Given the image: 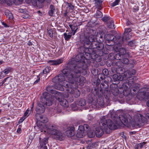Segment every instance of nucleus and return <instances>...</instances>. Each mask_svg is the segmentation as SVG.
Returning a JSON list of instances; mask_svg holds the SVG:
<instances>
[{
	"label": "nucleus",
	"mask_w": 149,
	"mask_h": 149,
	"mask_svg": "<svg viewBox=\"0 0 149 149\" xmlns=\"http://www.w3.org/2000/svg\"><path fill=\"white\" fill-rule=\"evenodd\" d=\"M75 59L73 60L72 62L74 63L72 65L73 68L71 70L67 69H64L63 73L66 76V77L70 81V85L77 87L78 86H82L85 81V78L81 75V68L83 69L87 68L88 66H84L85 60L86 58L82 54H79L75 57Z\"/></svg>",
	"instance_id": "f257e3e1"
},
{
	"label": "nucleus",
	"mask_w": 149,
	"mask_h": 149,
	"mask_svg": "<svg viewBox=\"0 0 149 149\" xmlns=\"http://www.w3.org/2000/svg\"><path fill=\"white\" fill-rule=\"evenodd\" d=\"M119 119L121 122L128 127L131 126L140 127L142 123L146 121V118L139 113H137L134 116L133 120L131 116L127 113L120 115Z\"/></svg>",
	"instance_id": "f03ea898"
},
{
	"label": "nucleus",
	"mask_w": 149,
	"mask_h": 149,
	"mask_svg": "<svg viewBox=\"0 0 149 149\" xmlns=\"http://www.w3.org/2000/svg\"><path fill=\"white\" fill-rule=\"evenodd\" d=\"M100 128L96 129L95 134L97 137H100L103 134L104 130L107 133H109L111 130L116 129V124L114 123L109 119H107L105 116L101 118L99 123Z\"/></svg>",
	"instance_id": "7ed1b4c3"
},
{
	"label": "nucleus",
	"mask_w": 149,
	"mask_h": 149,
	"mask_svg": "<svg viewBox=\"0 0 149 149\" xmlns=\"http://www.w3.org/2000/svg\"><path fill=\"white\" fill-rule=\"evenodd\" d=\"M86 30L84 33V36L81 38L80 40V42L83 44L84 47L85 48H88L87 46L91 45V46L96 43L95 41V36L92 33V30H90V32L87 31Z\"/></svg>",
	"instance_id": "20e7f679"
},
{
	"label": "nucleus",
	"mask_w": 149,
	"mask_h": 149,
	"mask_svg": "<svg viewBox=\"0 0 149 149\" xmlns=\"http://www.w3.org/2000/svg\"><path fill=\"white\" fill-rule=\"evenodd\" d=\"M122 88L123 89V93L125 95H127L129 93V89L132 88L134 91H137L139 89V85L138 84H134L132 80H124L123 81Z\"/></svg>",
	"instance_id": "39448f33"
},
{
	"label": "nucleus",
	"mask_w": 149,
	"mask_h": 149,
	"mask_svg": "<svg viewBox=\"0 0 149 149\" xmlns=\"http://www.w3.org/2000/svg\"><path fill=\"white\" fill-rule=\"evenodd\" d=\"M62 72L63 74H60L58 75L57 76L54 78L52 79V82L54 83H63L61 85H60V84L58 85L56 88L59 90L63 91L64 89L63 87H65L66 88L69 87V86L70 85V83H69V81L68 82L65 80V77L63 74L66 77V76Z\"/></svg>",
	"instance_id": "423d86ee"
},
{
	"label": "nucleus",
	"mask_w": 149,
	"mask_h": 149,
	"mask_svg": "<svg viewBox=\"0 0 149 149\" xmlns=\"http://www.w3.org/2000/svg\"><path fill=\"white\" fill-rule=\"evenodd\" d=\"M47 132L50 134L53 135V138L60 141L64 139L63 134L58 130L57 126L55 125L50 126L47 129Z\"/></svg>",
	"instance_id": "0eeeda50"
},
{
	"label": "nucleus",
	"mask_w": 149,
	"mask_h": 149,
	"mask_svg": "<svg viewBox=\"0 0 149 149\" xmlns=\"http://www.w3.org/2000/svg\"><path fill=\"white\" fill-rule=\"evenodd\" d=\"M43 97L41 99V103L48 106L51 105L53 100L52 95L47 92L43 93Z\"/></svg>",
	"instance_id": "6e6552de"
},
{
	"label": "nucleus",
	"mask_w": 149,
	"mask_h": 149,
	"mask_svg": "<svg viewBox=\"0 0 149 149\" xmlns=\"http://www.w3.org/2000/svg\"><path fill=\"white\" fill-rule=\"evenodd\" d=\"M149 88L147 87L143 88L137 94L136 97L137 98L140 100L147 101L149 100V93L146 92V91H147Z\"/></svg>",
	"instance_id": "1a4fd4ad"
},
{
	"label": "nucleus",
	"mask_w": 149,
	"mask_h": 149,
	"mask_svg": "<svg viewBox=\"0 0 149 149\" xmlns=\"http://www.w3.org/2000/svg\"><path fill=\"white\" fill-rule=\"evenodd\" d=\"M76 88L71 85H70L69 86V87L66 88V90L68 92L72 94L75 97H77L79 96L80 93L79 90Z\"/></svg>",
	"instance_id": "9d476101"
},
{
	"label": "nucleus",
	"mask_w": 149,
	"mask_h": 149,
	"mask_svg": "<svg viewBox=\"0 0 149 149\" xmlns=\"http://www.w3.org/2000/svg\"><path fill=\"white\" fill-rule=\"evenodd\" d=\"M115 36L112 35L107 34L104 36V38L106 39V42L107 45L112 46L114 45Z\"/></svg>",
	"instance_id": "9b49d317"
},
{
	"label": "nucleus",
	"mask_w": 149,
	"mask_h": 149,
	"mask_svg": "<svg viewBox=\"0 0 149 149\" xmlns=\"http://www.w3.org/2000/svg\"><path fill=\"white\" fill-rule=\"evenodd\" d=\"M106 33V31H100L97 33L95 37L96 43L97 42H102L104 38L105 33Z\"/></svg>",
	"instance_id": "f8f14e48"
},
{
	"label": "nucleus",
	"mask_w": 149,
	"mask_h": 149,
	"mask_svg": "<svg viewBox=\"0 0 149 149\" xmlns=\"http://www.w3.org/2000/svg\"><path fill=\"white\" fill-rule=\"evenodd\" d=\"M124 36H121V34L117 35L115 37L114 39V45L116 44L118 45H120L123 43V38Z\"/></svg>",
	"instance_id": "ddd939ff"
},
{
	"label": "nucleus",
	"mask_w": 149,
	"mask_h": 149,
	"mask_svg": "<svg viewBox=\"0 0 149 149\" xmlns=\"http://www.w3.org/2000/svg\"><path fill=\"white\" fill-rule=\"evenodd\" d=\"M36 111L37 114H41L44 113L45 110V107L40 102L37 103Z\"/></svg>",
	"instance_id": "4468645a"
},
{
	"label": "nucleus",
	"mask_w": 149,
	"mask_h": 149,
	"mask_svg": "<svg viewBox=\"0 0 149 149\" xmlns=\"http://www.w3.org/2000/svg\"><path fill=\"white\" fill-rule=\"evenodd\" d=\"M61 94L60 95H58L56 98L59 102L60 104L62 106L64 107H68V102L67 100L64 99H60V97L61 96Z\"/></svg>",
	"instance_id": "2eb2a0df"
},
{
	"label": "nucleus",
	"mask_w": 149,
	"mask_h": 149,
	"mask_svg": "<svg viewBox=\"0 0 149 149\" xmlns=\"http://www.w3.org/2000/svg\"><path fill=\"white\" fill-rule=\"evenodd\" d=\"M46 90L48 92H50L52 94H54L53 96L55 98L57 97L58 95H60V93L54 90L53 89L52 86H49L46 88Z\"/></svg>",
	"instance_id": "dca6fc26"
},
{
	"label": "nucleus",
	"mask_w": 149,
	"mask_h": 149,
	"mask_svg": "<svg viewBox=\"0 0 149 149\" xmlns=\"http://www.w3.org/2000/svg\"><path fill=\"white\" fill-rule=\"evenodd\" d=\"M91 47L93 48H96L99 50H102L104 47L103 44L102 42H97V43H95Z\"/></svg>",
	"instance_id": "f3484780"
},
{
	"label": "nucleus",
	"mask_w": 149,
	"mask_h": 149,
	"mask_svg": "<svg viewBox=\"0 0 149 149\" xmlns=\"http://www.w3.org/2000/svg\"><path fill=\"white\" fill-rule=\"evenodd\" d=\"M62 62V60L61 59H60L57 60H49L48 61V63L51 65H56L60 64Z\"/></svg>",
	"instance_id": "a211bd4d"
},
{
	"label": "nucleus",
	"mask_w": 149,
	"mask_h": 149,
	"mask_svg": "<svg viewBox=\"0 0 149 149\" xmlns=\"http://www.w3.org/2000/svg\"><path fill=\"white\" fill-rule=\"evenodd\" d=\"M95 6L98 9L101 10L102 8L103 1L101 0H94Z\"/></svg>",
	"instance_id": "6ab92c4d"
},
{
	"label": "nucleus",
	"mask_w": 149,
	"mask_h": 149,
	"mask_svg": "<svg viewBox=\"0 0 149 149\" xmlns=\"http://www.w3.org/2000/svg\"><path fill=\"white\" fill-rule=\"evenodd\" d=\"M74 128L72 127L66 131V134L68 136H71L74 135Z\"/></svg>",
	"instance_id": "aec40b11"
},
{
	"label": "nucleus",
	"mask_w": 149,
	"mask_h": 149,
	"mask_svg": "<svg viewBox=\"0 0 149 149\" xmlns=\"http://www.w3.org/2000/svg\"><path fill=\"white\" fill-rule=\"evenodd\" d=\"M132 31V29L130 28H127L125 29V30L123 33L124 36H125V40H129L130 37L127 36L129 35V33Z\"/></svg>",
	"instance_id": "412c9836"
},
{
	"label": "nucleus",
	"mask_w": 149,
	"mask_h": 149,
	"mask_svg": "<svg viewBox=\"0 0 149 149\" xmlns=\"http://www.w3.org/2000/svg\"><path fill=\"white\" fill-rule=\"evenodd\" d=\"M49 8L50 10L49 11L48 13L50 16H52L56 11L55 7L53 5H51Z\"/></svg>",
	"instance_id": "4be33fe9"
},
{
	"label": "nucleus",
	"mask_w": 149,
	"mask_h": 149,
	"mask_svg": "<svg viewBox=\"0 0 149 149\" xmlns=\"http://www.w3.org/2000/svg\"><path fill=\"white\" fill-rule=\"evenodd\" d=\"M39 141L40 142V147L41 148L44 146H45V145L47 143V139L46 138H44L42 141H41V138L40 137L39 138Z\"/></svg>",
	"instance_id": "5701e85b"
},
{
	"label": "nucleus",
	"mask_w": 149,
	"mask_h": 149,
	"mask_svg": "<svg viewBox=\"0 0 149 149\" xmlns=\"http://www.w3.org/2000/svg\"><path fill=\"white\" fill-rule=\"evenodd\" d=\"M77 103L78 105L80 106H84L86 104V102L85 100L84 99H80L78 101Z\"/></svg>",
	"instance_id": "b1692460"
},
{
	"label": "nucleus",
	"mask_w": 149,
	"mask_h": 149,
	"mask_svg": "<svg viewBox=\"0 0 149 149\" xmlns=\"http://www.w3.org/2000/svg\"><path fill=\"white\" fill-rule=\"evenodd\" d=\"M107 25L108 27L110 28H114V25L113 21L112 19H111L110 21H109L107 22Z\"/></svg>",
	"instance_id": "393cba45"
},
{
	"label": "nucleus",
	"mask_w": 149,
	"mask_h": 149,
	"mask_svg": "<svg viewBox=\"0 0 149 149\" xmlns=\"http://www.w3.org/2000/svg\"><path fill=\"white\" fill-rule=\"evenodd\" d=\"M39 121L42 123H46L48 121L47 118L44 116H43L42 115H40V116Z\"/></svg>",
	"instance_id": "a878e982"
},
{
	"label": "nucleus",
	"mask_w": 149,
	"mask_h": 149,
	"mask_svg": "<svg viewBox=\"0 0 149 149\" xmlns=\"http://www.w3.org/2000/svg\"><path fill=\"white\" fill-rule=\"evenodd\" d=\"M15 0H0V2L2 3H6L7 4L10 5L13 2H14Z\"/></svg>",
	"instance_id": "bb28decb"
},
{
	"label": "nucleus",
	"mask_w": 149,
	"mask_h": 149,
	"mask_svg": "<svg viewBox=\"0 0 149 149\" xmlns=\"http://www.w3.org/2000/svg\"><path fill=\"white\" fill-rule=\"evenodd\" d=\"M13 69L12 68L10 67H8L4 69L2 71V72L4 73L5 74H7L9 72L12 71Z\"/></svg>",
	"instance_id": "cd10ccee"
},
{
	"label": "nucleus",
	"mask_w": 149,
	"mask_h": 149,
	"mask_svg": "<svg viewBox=\"0 0 149 149\" xmlns=\"http://www.w3.org/2000/svg\"><path fill=\"white\" fill-rule=\"evenodd\" d=\"M84 132H83L78 130L76 134V136L77 137L79 138H82L84 136Z\"/></svg>",
	"instance_id": "c85d7f7f"
},
{
	"label": "nucleus",
	"mask_w": 149,
	"mask_h": 149,
	"mask_svg": "<svg viewBox=\"0 0 149 149\" xmlns=\"http://www.w3.org/2000/svg\"><path fill=\"white\" fill-rule=\"evenodd\" d=\"M124 56H122L120 53H118L116 54L114 56L115 58L118 60H121Z\"/></svg>",
	"instance_id": "c756f323"
},
{
	"label": "nucleus",
	"mask_w": 149,
	"mask_h": 149,
	"mask_svg": "<svg viewBox=\"0 0 149 149\" xmlns=\"http://www.w3.org/2000/svg\"><path fill=\"white\" fill-rule=\"evenodd\" d=\"M102 13L101 11L97 10L95 15V17L96 18H100L102 16Z\"/></svg>",
	"instance_id": "7c9ffc66"
},
{
	"label": "nucleus",
	"mask_w": 149,
	"mask_h": 149,
	"mask_svg": "<svg viewBox=\"0 0 149 149\" xmlns=\"http://www.w3.org/2000/svg\"><path fill=\"white\" fill-rule=\"evenodd\" d=\"M51 68L49 67H46L44 70L43 71V72L42 73V74H46L47 73H49L50 72L51 70Z\"/></svg>",
	"instance_id": "2f4dec72"
},
{
	"label": "nucleus",
	"mask_w": 149,
	"mask_h": 149,
	"mask_svg": "<svg viewBox=\"0 0 149 149\" xmlns=\"http://www.w3.org/2000/svg\"><path fill=\"white\" fill-rule=\"evenodd\" d=\"M48 34L51 38H52L53 37L54 34V31L53 29H51L48 31Z\"/></svg>",
	"instance_id": "473e14b6"
},
{
	"label": "nucleus",
	"mask_w": 149,
	"mask_h": 149,
	"mask_svg": "<svg viewBox=\"0 0 149 149\" xmlns=\"http://www.w3.org/2000/svg\"><path fill=\"white\" fill-rule=\"evenodd\" d=\"M26 1L28 3H29L30 2H31L32 4L34 6H36L37 4L36 0H26Z\"/></svg>",
	"instance_id": "72a5a7b5"
},
{
	"label": "nucleus",
	"mask_w": 149,
	"mask_h": 149,
	"mask_svg": "<svg viewBox=\"0 0 149 149\" xmlns=\"http://www.w3.org/2000/svg\"><path fill=\"white\" fill-rule=\"evenodd\" d=\"M26 1L28 3H29L30 2H31L32 4L34 6H36L37 4L36 0H26Z\"/></svg>",
	"instance_id": "f704fd0d"
},
{
	"label": "nucleus",
	"mask_w": 149,
	"mask_h": 149,
	"mask_svg": "<svg viewBox=\"0 0 149 149\" xmlns=\"http://www.w3.org/2000/svg\"><path fill=\"white\" fill-rule=\"evenodd\" d=\"M64 38L66 40H68L71 38V35L69 34H68L66 33H64L63 34Z\"/></svg>",
	"instance_id": "c9c22d12"
},
{
	"label": "nucleus",
	"mask_w": 149,
	"mask_h": 149,
	"mask_svg": "<svg viewBox=\"0 0 149 149\" xmlns=\"http://www.w3.org/2000/svg\"><path fill=\"white\" fill-rule=\"evenodd\" d=\"M118 76L116 74H114L112 76V78L113 79V81L114 82H115L116 83L118 82Z\"/></svg>",
	"instance_id": "e433bc0d"
},
{
	"label": "nucleus",
	"mask_w": 149,
	"mask_h": 149,
	"mask_svg": "<svg viewBox=\"0 0 149 149\" xmlns=\"http://www.w3.org/2000/svg\"><path fill=\"white\" fill-rule=\"evenodd\" d=\"M98 104L100 106H102L104 104V99L102 98L99 100H98Z\"/></svg>",
	"instance_id": "4c0bfd02"
},
{
	"label": "nucleus",
	"mask_w": 149,
	"mask_h": 149,
	"mask_svg": "<svg viewBox=\"0 0 149 149\" xmlns=\"http://www.w3.org/2000/svg\"><path fill=\"white\" fill-rule=\"evenodd\" d=\"M119 53H120L122 55V56H124V55H125L126 53V51L123 48L120 49L119 50Z\"/></svg>",
	"instance_id": "58836bf2"
},
{
	"label": "nucleus",
	"mask_w": 149,
	"mask_h": 149,
	"mask_svg": "<svg viewBox=\"0 0 149 149\" xmlns=\"http://www.w3.org/2000/svg\"><path fill=\"white\" fill-rule=\"evenodd\" d=\"M128 45L131 47H134L136 46L135 40H133L129 42Z\"/></svg>",
	"instance_id": "ea45409f"
},
{
	"label": "nucleus",
	"mask_w": 149,
	"mask_h": 149,
	"mask_svg": "<svg viewBox=\"0 0 149 149\" xmlns=\"http://www.w3.org/2000/svg\"><path fill=\"white\" fill-rule=\"evenodd\" d=\"M102 20L104 22H106L107 21H110L111 19H112L111 18L109 17L105 16L102 19Z\"/></svg>",
	"instance_id": "a19ab883"
},
{
	"label": "nucleus",
	"mask_w": 149,
	"mask_h": 149,
	"mask_svg": "<svg viewBox=\"0 0 149 149\" xmlns=\"http://www.w3.org/2000/svg\"><path fill=\"white\" fill-rule=\"evenodd\" d=\"M146 143V142H143L141 143H138L136 145V147H139L140 148H142L143 146H144Z\"/></svg>",
	"instance_id": "79ce46f5"
},
{
	"label": "nucleus",
	"mask_w": 149,
	"mask_h": 149,
	"mask_svg": "<svg viewBox=\"0 0 149 149\" xmlns=\"http://www.w3.org/2000/svg\"><path fill=\"white\" fill-rule=\"evenodd\" d=\"M121 61L123 63L125 64H128L129 62V60L128 59L126 58H124L123 57Z\"/></svg>",
	"instance_id": "37998d69"
},
{
	"label": "nucleus",
	"mask_w": 149,
	"mask_h": 149,
	"mask_svg": "<svg viewBox=\"0 0 149 149\" xmlns=\"http://www.w3.org/2000/svg\"><path fill=\"white\" fill-rule=\"evenodd\" d=\"M128 71L129 72V74L131 75L132 76L135 75L136 73V71L133 69Z\"/></svg>",
	"instance_id": "c03bdc74"
},
{
	"label": "nucleus",
	"mask_w": 149,
	"mask_h": 149,
	"mask_svg": "<svg viewBox=\"0 0 149 149\" xmlns=\"http://www.w3.org/2000/svg\"><path fill=\"white\" fill-rule=\"evenodd\" d=\"M95 133H94V132L91 131L89 132H88V136L91 138H92L94 137L95 135Z\"/></svg>",
	"instance_id": "a18cd8bd"
},
{
	"label": "nucleus",
	"mask_w": 149,
	"mask_h": 149,
	"mask_svg": "<svg viewBox=\"0 0 149 149\" xmlns=\"http://www.w3.org/2000/svg\"><path fill=\"white\" fill-rule=\"evenodd\" d=\"M129 72L128 71L127 72H125L124 73V76H125L126 78L128 79L131 77L132 76L129 74Z\"/></svg>",
	"instance_id": "49530a36"
},
{
	"label": "nucleus",
	"mask_w": 149,
	"mask_h": 149,
	"mask_svg": "<svg viewBox=\"0 0 149 149\" xmlns=\"http://www.w3.org/2000/svg\"><path fill=\"white\" fill-rule=\"evenodd\" d=\"M120 0H116L114 2L112 3V6L113 7L118 5L120 2Z\"/></svg>",
	"instance_id": "de8ad7c7"
},
{
	"label": "nucleus",
	"mask_w": 149,
	"mask_h": 149,
	"mask_svg": "<svg viewBox=\"0 0 149 149\" xmlns=\"http://www.w3.org/2000/svg\"><path fill=\"white\" fill-rule=\"evenodd\" d=\"M78 130L84 132L85 131L84 125H80L79 127V129Z\"/></svg>",
	"instance_id": "09e8293b"
},
{
	"label": "nucleus",
	"mask_w": 149,
	"mask_h": 149,
	"mask_svg": "<svg viewBox=\"0 0 149 149\" xmlns=\"http://www.w3.org/2000/svg\"><path fill=\"white\" fill-rule=\"evenodd\" d=\"M42 73H40L39 74V75L38 76H37V79H36V80L34 82V84H37V83L38 82L40 81V76L42 75Z\"/></svg>",
	"instance_id": "8fccbe9b"
},
{
	"label": "nucleus",
	"mask_w": 149,
	"mask_h": 149,
	"mask_svg": "<svg viewBox=\"0 0 149 149\" xmlns=\"http://www.w3.org/2000/svg\"><path fill=\"white\" fill-rule=\"evenodd\" d=\"M118 81H123L124 79V76L123 75H119L118 76Z\"/></svg>",
	"instance_id": "3c124183"
},
{
	"label": "nucleus",
	"mask_w": 149,
	"mask_h": 149,
	"mask_svg": "<svg viewBox=\"0 0 149 149\" xmlns=\"http://www.w3.org/2000/svg\"><path fill=\"white\" fill-rule=\"evenodd\" d=\"M145 114L146 117L149 119V109L146 110L145 113Z\"/></svg>",
	"instance_id": "603ef678"
},
{
	"label": "nucleus",
	"mask_w": 149,
	"mask_h": 149,
	"mask_svg": "<svg viewBox=\"0 0 149 149\" xmlns=\"http://www.w3.org/2000/svg\"><path fill=\"white\" fill-rule=\"evenodd\" d=\"M29 110L28 109H27L26 111L25 112L24 114V115L23 116V117H25V118H26L28 116V114L29 113Z\"/></svg>",
	"instance_id": "864d4df0"
},
{
	"label": "nucleus",
	"mask_w": 149,
	"mask_h": 149,
	"mask_svg": "<svg viewBox=\"0 0 149 149\" xmlns=\"http://www.w3.org/2000/svg\"><path fill=\"white\" fill-rule=\"evenodd\" d=\"M83 125L85 131H88L89 130V126L88 125L84 124Z\"/></svg>",
	"instance_id": "5fc2aeb1"
},
{
	"label": "nucleus",
	"mask_w": 149,
	"mask_h": 149,
	"mask_svg": "<svg viewBox=\"0 0 149 149\" xmlns=\"http://www.w3.org/2000/svg\"><path fill=\"white\" fill-rule=\"evenodd\" d=\"M69 27L71 29V30L72 31H74V30L75 29V28L76 27V26H73V25H72V24L69 25Z\"/></svg>",
	"instance_id": "6e6d98bb"
},
{
	"label": "nucleus",
	"mask_w": 149,
	"mask_h": 149,
	"mask_svg": "<svg viewBox=\"0 0 149 149\" xmlns=\"http://www.w3.org/2000/svg\"><path fill=\"white\" fill-rule=\"evenodd\" d=\"M62 49L61 47L59 48L58 50V55H61L62 53Z\"/></svg>",
	"instance_id": "4d7b16f0"
},
{
	"label": "nucleus",
	"mask_w": 149,
	"mask_h": 149,
	"mask_svg": "<svg viewBox=\"0 0 149 149\" xmlns=\"http://www.w3.org/2000/svg\"><path fill=\"white\" fill-rule=\"evenodd\" d=\"M7 17H8V19H13V15L11 13H9V15Z\"/></svg>",
	"instance_id": "13d9d810"
},
{
	"label": "nucleus",
	"mask_w": 149,
	"mask_h": 149,
	"mask_svg": "<svg viewBox=\"0 0 149 149\" xmlns=\"http://www.w3.org/2000/svg\"><path fill=\"white\" fill-rule=\"evenodd\" d=\"M68 6L70 9H72L74 8V6L72 5L71 3H68Z\"/></svg>",
	"instance_id": "bf43d9fd"
},
{
	"label": "nucleus",
	"mask_w": 149,
	"mask_h": 149,
	"mask_svg": "<svg viewBox=\"0 0 149 149\" xmlns=\"http://www.w3.org/2000/svg\"><path fill=\"white\" fill-rule=\"evenodd\" d=\"M103 72L105 75H107L108 74V71L107 69H104L103 70Z\"/></svg>",
	"instance_id": "052dcab7"
},
{
	"label": "nucleus",
	"mask_w": 149,
	"mask_h": 149,
	"mask_svg": "<svg viewBox=\"0 0 149 149\" xmlns=\"http://www.w3.org/2000/svg\"><path fill=\"white\" fill-rule=\"evenodd\" d=\"M10 13H11V12L8 10H6L5 12V14L7 17L9 15Z\"/></svg>",
	"instance_id": "680f3d73"
},
{
	"label": "nucleus",
	"mask_w": 149,
	"mask_h": 149,
	"mask_svg": "<svg viewBox=\"0 0 149 149\" xmlns=\"http://www.w3.org/2000/svg\"><path fill=\"white\" fill-rule=\"evenodd\" d=\"M116 93H114V92L112 91V93H113V94L114 95H117L118 94V90L117 89H116Z\"/></svg>",
	"instance_id": "e2e57ef3"
},
{
	"label": "nucleus",
	"mask_w": 149,
	"mask_h": 149,
	"mask_svg": "<svg viewBox=\"0 0 149 149\" xmlns=\"http://www.w3.org/2000/svg\"><path fill=\"white\" fill-rule=\"evenodd\" d=\"M21 129L20 128H18L17 130V133H21Z\"/></svg>",
	"instance_id": "0e129e2a"
},
{
	"label": "nucleus",
	"mask_w": 149,
	"mask_h": 149,
	"mask_svg": "<svg viewBox=\"0 0 149 149\" xmlns=\"http://www.w3.org/2000/svg\"><path fill=\"white\" fill-rule=\"evenodd\" d=\"M26 118H25V117H24L23 116L22 117V118L20 119V120H19V121L20 122H23L24 120Z\"/></svg>",
	"instance_id": "69168bd1"
},
{
	"label": "nucleus",
	"mask_w": 149,
	"mask_h": 149,
	"mask_svg": "<svg viewBox=\"0 0 149 149\" xmlns=\"http://www.w3.org/2000/svg\"><path fill=\"white\" fill-rule=\"evenodd\" d=\"M2 24L3 25L4 27H8V26L7 25L6 23H4V22H3L2 23Z\"/></svg>",
	"instance_id": "338daca9"
},
{
	"label": "nucleus",
	"mask_w": 149,
	"mask_h": 149,
	"mask_svg": "<svg viewBox=\"0 0 149 149\" xmlns=\"http://www.w3.org/2000/svg\"><path fill=\"white\" fill-rule=\"evenodd\" d=\"M40 148H42V149H47V147L46 146L42 147Z\"/></svg>",
	"instance_id": "774afa93"
}]
</instances>
